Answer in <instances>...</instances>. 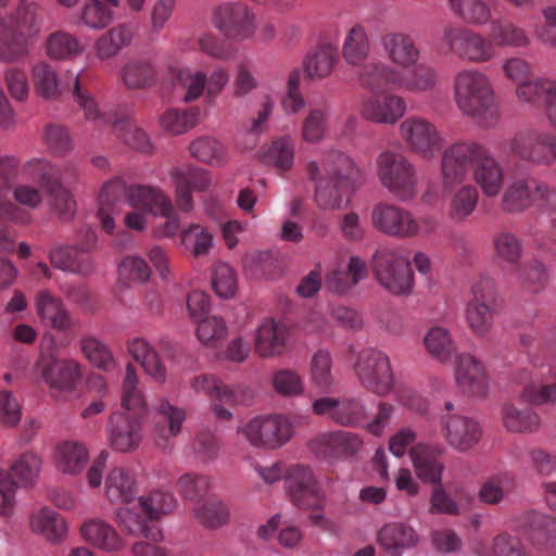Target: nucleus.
<instances>
[{"instance_id": "35", "label": "nucleus", "mask_w": 556, "mask_h": 556, "mask_svg": "<svg viewBox=\"0 0 556 556\" xmlns=\"http://www.w3.org/2000/svg\"><path fill=\"white\" fill-rule=\"evenodd\" d=\"M29 529L51 544L63 542L68 533V525L56 510L43 506L29 515Z\"/></svg>"}, {"instance_id": "20", "label": "nucleus", "mask_w": 556, "mask_h": 556, "mask_svg": "<svg viewBox=\"0 0 556 556\" xmlns=\"http://www.w3.org/2000/svg\"><path fill=\"white\" fill-rule=\"evenodd\" d=\"M406 111L405 100L391 92L365 97L359 104L361 116L375 124L394 125Z\"/></svg>"}, {"instance_id": "8", "label": "nucleus", "mask_w": 556, "mask_h": 556, "mask_svg": "<svg viewBox=\"0 0 556 556\" xmlns=\"http://www.w3.org/2000/svg\"><path fill=\"white\" fill-rule=\"evenodd\" d=\"M407 74L382 62L366 64L358 74L362 86L376 89L381 86H392L410 92H427L434 89L438 75L434 70L427 66H415Z\"/></svg>"}, {"instance_id": "26", "label": "nucleus", "mask_w": 556, "mask_h": 556, "mask_svg": "<svg viewBox=\"0 0 556 556\" xmlns=\"http://www.w3.org/2000/svg\"><path fill=\"white\" fill-rule=\"evenodd\" d=\"M89 459L88 447L85 443L76 440H63L55 443L51 454L52 465L63 476L80 475Z\"/></svg>"}, {"instance_id": "14", "label": "nucleus", "mask_w": 556, "mask_h": 556, "mask_svg": "<svg viewBox=\"0 0 556 556\" xmlns=\"http://www.w3.org/2000/svg\"><path fill=\"white\" fill-rule=\"evenodd\" d=\"M354 371L361 383L378 395H387L394 386V375L389 356L375 349H364L356 355Z\"/></svg>"}, {"instance_id": "57", "label": "nucleus", "mask_w": 556, "mask_h": 556, "mask_svg": "<svg viewBox=\"0 0 556 556\" xmlns=\"http://www.w3.org/2000/svg\"><path fill=\"white\" fill-rule=\"evenodd\" d=\"M329 109L327 106L309 109L301 125V138L307 143H319L328 128Z\"/></svg>"}, {"instance_id": "24", "label": "nucleus", "mask_w": 556, "mask_h": 556, "mask_svg": "<svg viewBox=\"0 0 556 556\" xmlns=\"http://www.w3.org/2000/svg\"><path fill=\"white\" fill-rule=\"evenodd\" d=\"M141 440V425L138 417H131L125 413L111 415L108 425V441L114 451L132 452L139 447Z\"/></svg>"}, {"instance_id": "10", "label": "nucleus", "mask_w": 556, "mask_h": 556, "mask_svg": "<svg viewBox=\"0 0 556 556\" xmlns=\"http://www.w3.org/2000/svg\"><path fill=\"white\" fill-rule=\"evenodd\" d=\"M238 433L253 447L278 450L294 435L290 418L283 414L255 416L238 428Z\"/></svg>"}, {"instance_id": "38", "label": "nucleus", "mask_w": 556, "mask_h": 556, "mask_svg": "<svg viewBox=\"0 0 556 556\" xmlns=\"http://www.w3.org/2000/svg\"><path fill=\"white\" fill-rule=\"evenodd\" d=\"M42 457L34 452L26 451L15 456L9 466L8 473L10 482L17 488H30L36 484L42 470Z\"/></svg>"}, {"instance_id": "46", "label": "nucleus", "mask_w": 556, "mask_h": 556, "mask_svg": "<svg viewBox=\"0 0 556 556\" xmlns=\"http://www.w3.org/2000/svg\"><path fill=\"white\" fill-rule=\"evenodd\" d=\"M295 157L294 141L289 136L274 140L262 153V161L278 172L290 170Z\"/></svg>"}, {"instance_id": "5", "label": "nucleus", "mask_w": 556, "mask_h": 556, "mask_svg": "<svg viewBox=\"0 0 556 556\" xmlns=\"http://www.w3.org/2000/svg\"><path fill=\"white\" fill-rule=\"evenodd\" d=\"M454 100L459 111L478 125L491 128L500 119L490 77L480 70L459 71L453 84Z\"/></svg>"}, {"instance_id": "2", "label": "nucleus", "mask_w": 556, "mask_h": 556, "mask_svg": "<svg viewBox=\"0 0 556 556\" xmlns=\"http://www.w3.org/2000/svg\"><path fill=\"white\" fill-rule=\"evenodd\" d=\"M470 170L473 181L485 197L493 198L501 193L505 172L486 147L475 140H463L453 142L443 150L440 178L445 188H454L467 181Z\"/></svg>"}, {"instance_id": "64", "label": "nucleus", "mask_w": 556, "mask_h": 556, "mask_svg": "<svg viewBox=\"0 0 556 556\" xmlns=\"http://www.w3.org/2000/svg\"><path fill=\"white\" fill-rule=\"evenodd\" d=\"M336 61V50L331 47H321L306 59L304 71L312 78H323L331 73Z\"/></svg>"}, {"instance_id": "48", "label": "nucleus", "mask_w": 556, "mask_h": 556, "mask_svg": "<svg viewBox=\"0 0 556 556\" xmlns=\"http://www.w3.org/2000/svg\"><path fill=\"white\" fill-rule=\"evenodd\" d=\"M192 157L210 166L220 167L228 161L225 146L212 137H200L189 146Z\"/></svg>"}, {"instance_id": "58", "label": "nucleus", "mask_w": 556, "mask_h": 556, "mask_svg": "<svg viewBox=\"0 0 556 556\" xmlns=\"http://www.w3.org/2000/svg\"><path fill=\"white\" fill-rule=\"evenodd\" d=\"M80 350L90 364L101 370L111 371L116 367V362L109 346L96 337L83 338Z\"/></svg>"}, {"instance_id": "45", "label": "nucleus", "mask_w": 556, "mask_h": 556, "mask_svg": "<svg viewBox=\"0 0 556 556\" xmlns=\"http://www.w3.org/2000/svg\"><path fill=\"white\" fill-rule=\"evenodd\" d=\"M448 5L468 25L483 26L492 21V9L484 0H448Z\"/></svg>"}, {"instance_id": "9", "label": "nucleus", "mask_w": 556, "mask_h": 556, "mask_svg": "<svg viewBox=\"0 0 556 556\" xmlns=\"http://www.w3.org/2000/svg\"><path fill=\"white\" fill-rule=\"evenodd\" d=\"M371 267L379 285L394 295H406L414 288V273L400 247L383 245L376 250Z\"/></svg>"}, {"instance_id": "32", "label": "nucleus", "mask_w": 556, "mask_h": 556, "mask_svg": "<svg viewBox=\"0 0 556 556\" xmlns=\"http://www.w3.org/2000/svg\"><path fill=\"white\" fill-rule=\"evenodd\" d=\"M444 452L445 447L442 444L417 443L410 448V459L420 480L441 484L444 466L438 458Z\"/></svg>"}, {"instance_id": "18", "label": "nucleus", "mask_w": 556, "mask_h": 556, "mask_svg": "<svg viewBox=\"0 0 556 556\" xmlns=\"http://www.w3.org/2000/svg\"><path fill=\"white\" fill-rule=\"evenodd\" d=\"M371 225L378 231L395 238H414L419 231L417 218L410 211L387 202L374 205Z\"/></svg>"}, {"instance_id": "25", "label": "nucleus", "mask_w": 556, "mask_h": 556, "mask_svg": "<svg viewBox=\"0 0 556 556\" xmlns=\"http://www.w3.org/2000/svg\"><path fill=\"white\" fill-rule=\"evenodd\" d=\"M548 188L534 179H518L508 186L503 197V207L510 213L522 212L547 199Z\"/></svg>"}, {"instance_id": "49", "label": "nucleus", "mask_w": 556, "mask_h": 556, "mask_svg": "<svg viewBox=\"0 0 556 556\" xmlns=\"http://www.w3.org/2000/svg\"><path fill=\"white\" fill-rule=\"evenodd\" d=\"M370 52V42L365 29L359 26H353L346 34L342 46V55L344 61L352 66L362 65Z\"/></svg>"}, {"instance_id": "60", "label": "nucleus", "mask_w": 556, "mask_h": 556, "mask_svg": "<svg viewBox=\"0 0 556 556\" xmlns=\"http://www.w3.org/2000/svg\"><path fill=\"white\" fill-rule=\"evenodd\" d=\"M199 110L191 109L188 111L169 109L160 116V126L163 130L173 135L184 134L198 124Z\"/></svg>"}, {"instance_id": "61", "label": "nucleus", "mask_w": 556, "mask_h": 556, "mask_svg": "<svg viewBox=\"0 0 556 556\" xmlns=\"http://www.w3.org/2000/svg\"><path fill=\"white\" fill-rule=\"evenodd\" d=\"M333 359L327 350H318L309 362L311 381L319 389H328L334 383Z\"/></svg>"}, {"instance_id": "15", "label": "nucleus", "mask_w": 556, "mask_h": 556, "mask_svg": "<svg viewBox=\"0 0 556 556\" xmlns=\"http://www.w3.org/2000/svg\"><path fill=\"white\" fill-rule=\"evenodd\" d=\"M399 134L408 150L425 159H433L443 147L437 126L421 116H409L399 127Z\"/></svg>"}, {"instance_id": "53", "label": "nucleus", "mask_w": 556, "mask_h": 556, "mask_svg": "<svg viewBox=\"0 0 556 556\" xmlns=\"http://www.w3.org/2000/svg\"><path fill=\"white\" fill-rule=\"evenodd\" d=\"M491 38L495 48H525L530 43V38L526 30L509 21H493Z\"/></svg>"}, {"instance_id": "59", "label": "nucleus", "mask_w": 556, "mask_h": 556, "mask_svg": "<svg viewBox=\"0 0 556 556\" xmlns=\"http://www.w3.org/2000/svg\"><path fill=\"white\" fill-rule=\"evenodd\" d=\"M190 387L195 393H203L212 401H220L227 405L235 402L231 390L218 378L212 375H199L190 380Z\"/></svg>"}, {"instance_id": "27", "label": "nucleus", "mask_w": 556, "mask_h": 556, "mask_svg": "<svg viewBox=\"0 0 556 556\" xmlns=\"http://www.w3.org/2000/svg\"><path fill=\"white\" fill-rule=\"evenodd\" d=\"M386 58L399 71L410 70L418 65L421 52L416 41L404 33H389L381 38Z\"/></svg>"}, {"instance_id": "43", "label": "nucleus", "mask_w": 556, "mask_h": 556, "mask_svg": "<svg viewBox=\"0 0 556 556\" xmlns=\"http://www.w3.org/2000/svg\"><path fill=\"white\" fill-rule=\"evenodd\" d=\"M22 175L34 179L48 190L58 182L65 181V170L46 157H31L22 165Z\"/></svg>"}, {"instance_id": "34", "label": "nucleus", "mask_w": 556, "mask_h": 556, "mask_svg": "<svg viewBox=\"0 0 556 556\" xmlns=\"http://www.w3.org/2000/svg\"><path fill=\"white\" fill-rule=\"evenodd\" d=\"M79 530L86 543L103 552L116 553L125 546L117 530L104 519H87L81 523Z\"/></svg>"}, {"instance_id": "3", "label": "nucleus", "mask_w": 556, "mask_h": 556, "mask_svg": "<svg viewBox=\"0 0 556 556\" xmlns=\"http://www.w3.org/2000/svg\"><path fill=\"white\" fill-rule=\"evenodd\" d=\"M306 173L314 184V201L324 211L340 210L349 202L355 184L362 178L356 162L341 151H329L320 161H309Z\"/></svg>"}, {"instance_id": "23", "label": "nucleus", "mask_w": 556, "mask_h": 556, "mask_svg": "<svg viewBox=\"0 0 556 556\" xmlns=\"http://www.w3.org/2000/svg\"><path fill=\"white\" fill-rule=\"evenodd\" d=\"M362 445L357 434L346 431L319 433L307 443L309 451L323 459L354 455Z\"/></svg>"}, {"instance_id": "11", "label": "nucleus", "mask_w": 556, "mask_h": 556, "mask_svg": "<svg viewBox=\"0 0 556 556\" xmlns=\"http://www.w3.org/2000/svg\"><path fill=\"white\" fill-rule=\"evenodd\" d=\"M505 150L523 162L551 165L556 161V136L545 129H523L505 141Z\"/></svg>"}, {"instance_id": "4", "label": "nucleus", "mask_w": 556, "mask_h": 556, "mask_svg": "<svg viewBox=\"0 0 556 556\" xmlns=\"http://www.w3.org/2000/svg\"><path fill=\"white\" fill-rule=\"evenodd\" d=\"M42 24L41 7L34 0H20L13 10L0 13V61L15 63L28 56Z\"/></svg>"}, {"instance_id": "54", "label": "nucleus", "mask_w": 556, "mask_h": 556, "mask_svg": "<svg viewBox=\"0 0 556 556\" xmlns=\"http://www.w3.org/2000/svg\"><path fill=\"white\" fill-rule=\"evenodd\" d=\"M180 241L193 256L201 257L210 253L214 238L206 227L200 224H190L181 230Z\"/></svg>"}, {"instance_id": "29", "label": "nucleus", "mask_w": 556, "mask_h": 556, "mask_svg": "<svg viewBox=\"0 0 556 556\" xmlns=\"http://www.w3.org/2000/svg\"><path fill=\"white\" fill-rule=\"evenodd\" d=\"M288 343V330L282 324L264 319L253 334L254 352L261 358H273L285 353Z\"/></svg>"}, {"instance_id": "36", "label": "nucleus", "mask_w": 556, "mask_h": 556, "mask_svg": "<svg viewBox=\"0 0 556 556\" xmlns=\"http://www.w3.org/2000/svg\"><path fill=\"white\" fill-rule=\"evenodd\" d=\"M136 36L129 23H119L101 34L93 42L92 49L99 61H109L131 46Z\"/></svg>"}, {"instance_id": "22", "label": "nucleus", "mask_w": 556, "mask_h": 556, "mask_svg": "<svg viewBox=\"0 0 556 556\" xmlns=\"http://www.w3.org/2000/svg\"><path fill=\"white\" fill-rule=\"evenodd\" d=\"M454 377L457 386L473 396L486 394L490 377L484 364L469 353H462L454 362Z\"/></svg>"}, {"instance_id": "31", "label": "nucleus", "mask_w": 556, "mask_h": 556, "mask_svg": "<svg viewBox=\"0 0 556 556\" xmlns=\"http://www.w3.org/2000/svg\"><path fill=\"white\" fill-rule=\"evenodd\" d=\"M36 314L43 326L56 331H68L74 320L65 307L62 299L48 290H40L35 296Z\"/></svg>"}, {"instance_id": "12", "label": "nucleus", "mask_w": 556, "mask_h": 556, "mask_svg": "<svg viewBox=\"0 0 556 556\" xmlns=\"http://www.w3.org/2000/svg\"><path fill=\"white\" fill-rule=\"evenodd\" d=\"M442 41L460 60L475 64L491 62L496 56L492 38L459 25H447Z\"/></svg>"}, {"instance_id": "47", "label": "nucleus", "mask_w": 556, "mask_h": 556, "mask_svg": "<svg viewBox=\"0 0 556 556\" xmlns=\"http://www.w3.org/2000/svg\"><path fill=\"white\" fill-rule=\"evenodd\" d=\"M36 93L45 99H56L62 93L61 80L56 70L46 61H39L31 67Z\"/></svg>"}, {"instance_id": "21", "label": "nucleus", "mask_w": 556, "mask_h": 556, "mask_svg": "<svg viewBox=\"0 0 556 556\" xmlns=\"http://www.w3.org/2000/svg\"><path fill=\"white\" fill-rule=\"evenodd\" d=\"M473 299L467 307V324L478 336L486 334L493 325L495 289L490 280H481L472 289Z\"/></svg>"}, {"instance_id": "1", "label": "nucleus", "mask_w": 556, "mask_h": 556, "mask_svg": "<svg viewBox=\"0 0 556 556\" xmlns=\"http://www.w3.org/2000/svg\"><path fill=\"white\" fill-rule=\"evenodd\" d=\"M130 207L124 215L126 228L143 232L148 228L149 214L166 215L172 211V200L163 189L151 185H131L125 187L119 178L105 182L99 194L97 218L101 227L110 235L115 230V215L121 213L122 197Z\"/></svg>"}, {"instance_id": "16", "label": "nucleus", "mask_w": 556, "mask_h": 556, "mask_svg": "<svg viewBox=\"0 0 556 556\" xmlns=\"http://www.w3.org/2000/svg\"><path fill=\"white\" fill-rule=\"evenodd\" d=\"M36 375L62 394L74 392L81 381V366L73 358H58L54 355L41 356L35 365Z\"/></svg>"}, {"instance_id": "6", "label": "nucleus", "mask_w": 556, "mask_h": 556, "mask_svg": "<svg viewBox=\"0 0 556 556\" xmlns=\"http://www.w3.org/2000/svg\"><path fill=\"white\" fill-rule=\"evenodd\" d=\"M502 70L508 79L518 83L517 100L530 106L543 104L548 123L556 129V80L547 77L529 80L531 65L520 58L505 60Z\"/></svg>"}, {"instance_id": "37", "label": "nucleus", "mask_w": 556, "mask_h": 556, "mask_svg": "<svg viewBox=\"0 0 556 556\" xmlns=\"http://www.w3.org/2000/svg\"><path fill=\"white\" fill-rule=\"evenodd\" d=\"M43 49L50 60L66 62L81 56L86 51V45L77 35L59 29L46 37Z\"/></svg>"}, {"instance_id": "63", "label": "nucleus", "mask_w": 556, "mask_h": 556, "mask_svg": "<svg viewBox=\"0 0 556 556\" xmlns=\"http://www.w3.org/2000/svg\"><path fill=\"white\" fill-rule=\"evenodd\" d=\"M176 78L180 87L185 90L184 101L193 102L206 92L207 75L200 70L179 68Z\"/></svg>"}, {"instance_id": "19", "label": "nucleus", "mask_w": 556, "mask_h": 556, "mask_svg": "<svg viewBox=\"0 0 556 556\" xmlns=\"http://www.w3.org/2000/svg\"><path fill=\"white\" fill-rule=\"evenodd\" d=\"M440 425L446 443L459 453L472 450L483 437L482 425L473 417L447 415L441 418Z\"/></svg>"}, {"instance_id": "17", "label": "nucleus", "mask_w": 556, "mask_h": 556, "mask_svg": "<svg viewBox=\"0 0 556 556\" xmlns=\"http://www.w3.org/2000/svg\"><path fill=\"white\" fill-rule=\"evenodd\" d=\"M286 491L294 505L305 509L320 508L325 494L311 468L291 466L285 476Z\"/></svg>"}, {"instance_id": "56", "label": "nucleus", "mask_w": 556, "mask_h": 556, "mask_svg": "<svg viewBox=\"0 0 556 556\" xmlns=\"http://www.w3.org/2000/svg\"><path fill=\"white\" fill-rule=\"evenodd\" d=\"M516 489V479L508 473H502L486 480L481 485L478 497L485 504L494 505L514 493Z\"/></svg>"}, {"instance_id": "41", "label": "nucleus", "mask_w": 556, "mask_h": 556, "mask_svg": "<svg viewBox=\"0 0 556 556\" xmlns=\"http://www.w3.org/2000/svg\"><path fill=\"white\" fill-rule=\"evenodd\" d=\"M49 257L53 266L64 271L88 274L93 265L89 250L77 247H55Z\"/></svg>"}, {"instance_id": "62", "label": "nucleus", "mask_w": 556, "mask_h": 556, "mask_svg": "<svg viewBox=\"0 0 556 556\" xmlns=\"http://www.w3.org/2000/svg\"><path fill=\"white\" fill-rule=\"evenodd\" d=\"M138 377L134 365L128 364L123 381L122 405L128 412L140 415L146 410V403L141 391L137 388Z\"/></svg>"}, {"instance_id": "33", "label": "nucleus", "mask_w": 556, "mask_h": 556, "mask_svg": "<svg viewBox=\"0 0 556 556\" xmlns=\"http://www.w3.org/2000/svg\"><path fill=\"white\" fill-rule=\"evenodd\" d=\"M135 472L123 466L112 467L104 479V496L111 504L129 505L137 496Z\"/></svg>"}, {"instance_id": "50", "label": "nucleus", "mask_w": 556, "mask_h": 556, "mask_svg": "<svg viewBox=\"0 0 556 556\" xmlns=\"http://www.w3.org/2000/svg\"><path fill=\"white\" fill-rule=\"evenodd\" d=\"M73 96L77 105L83 110L85 118L102 127L106 125L117 126L118 122L113 119L98 104L92 94L83 89L79 81V75L75 77L73 85Z\"/></svg>"}, {"instance_id": "28", "label": "nucleus", "mask_w": 556, "mask_h": 556, "mask_svg": "<svg viewBox=\"0 0 556 556\" xmlns=\"http://www.w3.org/2000/svg\"><path fill=\"white\" fill-rule=\"evenodd\" d=\"M121 79L130 90L153 88L160 80L156 59L152 55L128 59L121 68Z\"/></svg>"}, {"instance_id": "42", "label": "nucleus", "mask_w": 556, "mask_h": 556, "mask_svg": "<svg viewBox=\"0 0 556 556\" xmlns=\"http://www.w3.org/2000/svg\"><path fill=\"white\" fill-rule=\"evenodd\" d=\"M103 0H87L77 13V24L90 30L108 28L115 20V9Z\"/></svg>"}, {"instance_id": "44", "label": "nucleus", "mask_w": 556, "mask_h": 556, "mask_svg": "<svg viewBox=\"0 0 556 556\" xmlns=\"http://www.w3.org/2000/svg\"><path fill=\"white\" fill-rule=\"evenodd\" d=\"M501 418L504 428L510 433L528 434L541 427L540 416L531 409H519L510 403L501 408Z\"/></svg>"}, {"instance_id": "52", "label": "nucleus", "mask_w": 556, "mask_h": 556, "mask_svg": "<svg viewBox=\"0 0 556 556\" xmlns=\"http://www.w3.org/2000/svg\"><path fill=\"white\" fill-rule=\"evenodd\" d=\"M424 344L427 352L440 363H447L456 352V344L450 331L440 326L432 327L426 332Z\"/></svg>"}, {"instance_id": "13", "label": "nucleus", "mask_w": 556, "mask_h": 556, "mask_svg": "<svg viewBox=\"0 0 556 556\" xmlns=\"http://www.w3.org/2000/svg\"><path fill=\"white\" fill-rule=\"evenodd\" d=\"M127 351L140 364L144 372L157 383L167 380V366L180 362L182 353L172 342H162L157 351L147 339L134 338L127 342Z\"/></svg>"}, {"instance_id": "51", "label": "nucleus", "mask_w": 556, "mask_h": 556, "mask_svg": "<svg viewBox=\"0 0 556 556\" xmlns=\"http://www.w3.org/2000/svg\"><path fill=\"white\" fill-rule=\"evenodd\" d=\"M197 324L195 337L204 348H219L229 334L228 325L220 316L211 315Z\"/></svg>"}, {"instance_id": "40", "label": "nucleus", "mask_w": 556, "mask_h": 556, "mask_svg": "<svg viewBox=\"0 0 556 556\" xmlns=\"http://www.w3.org/2000/svg\"><path fill=\"white\" fill-rule=\"evenodd\" d=\"M192 515L197 523L210 530L224 527L230 520L228 505L216 496L198 501L192 508Z\"/></svg>"}, {"instance_id": "55", "label": "nucleus", "mask_w": 556, "mask_h": 556, "mask_svg": "<svg viewBox=\"0 0 556 556\" xmlns=\"http://www.w3.org/2000/svg\"><path fill=\"white\" fill-rule=\"evenodd\" d=\"M139 506L148 519L159 520L175 510L177 500L172 493L156 490L140 496Z\"/></svg>"}, {"instance_id": "7", "label": "nucleus", "mask_w": 556, "mask_h": 556, "mask_svg": "<svg viewBox=\"0 0 556 556\" xmlns=\"http://www.w3.org/2000/svg\"><path fill=\"white\" fill-rule=\"evenodd\" d=\"M376 175L381 186L399 201H410L419 192L417 168L402 152L381 151L376 159Z\"/></svg>"}, {"instance_id": "39", "label": "nucleus", "mask_w": 556, "mask_h": 556, "mask_svg": "<svg viewBox=\"0 0 556 556\" xmlns=\"http://www.w3.org/2000/svg\"><path fill=\"white\" fill-rule=\"evenodd\" d=\"M440 184H442L440 181ZM443 191L450 192L447 215L454 223L465 222L476 210L479 192L478 189L468 182H462L454 188H445L441 185Z\"/></svg>"}, {"instance_id": "30", "label": "nucleus", "mask_w": 556, "mask_h": 556, "mask_svg": "<svg viewBox=\"0 0 556 556\" xmlns=\"http://www.w3.org/2000/svg\"><path fill=\"white\" fill-rule=\"evenodd\" d=\"M420 541L413 526L403 521L384 523L377 533V542L390 556H402L405 549L414 548Z\"/></svg>"}]
</instances>
